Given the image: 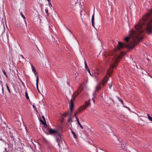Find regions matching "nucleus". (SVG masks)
Instances as JSON below:
<instances>
[{"label": "nucleus", "mask_w": 152, "mask_h": 152, "mask_svg": "<svg viewBox=\"0 0 152 152\" xmlns=\"http://www.w3.org/2000/svg\"><path fill=\"white\" fill-rule=\"evenodd\" d=\"M145 29L148 34L152 32V9L143 17L142 19L135 26V28L130 33L129 36L133 41H131L128 37H126L124 39L126 43L123 44L121 42H118V50H120L125 47L130 49L134 48L135 44L139 43L142 39V34Z\"/></svg>", "instance_id": "1"}, {"label": "nucleus", "mask_w": 152, "mask_h": 152, "mask_svg": "<svg viewBox=\"0 0 152 152\" xmlns=\"http://www.w3.org/2000/svg\"><path fill=\"white\" fill-rule=\"evenodd\" d=\"M116 50L114 51L113 53H111L110 55L111 56H107L106 57V60L107 61H108L110 63V66L113 68L114 67V64H117L119 61L122 58V55L117 54L116 53Z\"/></svg>", "instance_id": "2"}, {"label": "nucleus", "mask_w": 152, "mask_h": 152, "mask_svg": "<svg viewBox=\"0 0 152 152\" xmlns=\"http://www.w3.org/2000/svg\"><path fill=\"white\" fill-rule=\"evenodd\" d=\"M83 86L80 85L79 88V89L77 90V92H75L72 95V98L71 99L70 102L69 104L70 113L69 114V118L68 120V121L69 123H71L72 122L71 116L73 108L74 107V102L75 101V98L81 92V91L83 89Z\"/></svg>", "instance_id": "3"}, {"label": "nucleus", "mask_w": 152, "mask_h": 152, "mask_svg": "<svg viewBox=\"0 0 152 152\" xmlns=\"http://www.w3.org/2000/svg\"><path fill=\"white\" fill-rule=\"evenodd\" d=\"M47 130L50 134H57L59 136V138H57L56 140L59 147H61V144H63V142H64V141L61 137V134L58 130L57 129H53L50 128H48Z\"/></svg>", "instance_id": "4"}, {"label": "nucleus", "mask_w": 152, "mask_h": 152, "mask_svg": "<svg viewBox=\"0 0 152 152\" xmlns=\"http://www.w3.org/2000/svg\"><path fill=\"white\" fill-rule=\"evenodd\" d=\"M113 72V71L111 69H108V70L107 72V75H106L104 77V79L102 81V84L103 85H104V84L106 83L108 80H109V77H108V76L107 75H110V74L111 73H112Z\"/></svg>", "instance_id": "5"}, {"label": "nucleus", "mask_w": 152, "mask_h": 152, "mask_svg": "<svg viewBox=\"0 0 152 152\" xmlns=\"http://www.w3.org/2000/svg\"><path fill=\"white\" fill-rule=\"evenodd\" d=\"M90 99H89L88 101H87L85 102L86 105L83 106L80 108L79 109L80 112H81L85 109L87 107L89 106L90 104Z\"/></svg>", "instance_id": "6"}, {"label": "nucleus", "mask_w": 152, "mask_h": 152, "mask_svg": "<svg viewBox=\"0 0 152 152\" xmlns=\"http://www.w3.org/2000/svg\"><path fill=\"white\" fill-rule=\"evenodd\" d=\"M81 0H77V2L75 4V5L76 6H79L80 8V10L82 11V5L81 4Z\"/></svg>", "instance_id": "7"}, {"label": "nucleus", "mask_w": 152, "mask_h": 152, "mask_svg": "<svg viewBox=\"0 0 152 152\" xmlns=\"http://www.w3.org/2000/svg\"><path fill=\"white\" fill-rule=\"evenodd\" d=\"M99 73V72L97 69L95 70L93 73V77H96L98 75Z\"/></svg>", "instance_id": "8"}, {"label": "nucleus", "mask_w": 152, "mask_h": 152, "mask_svg": "<svg viewBox=\"0 0 152 152\" xmlns=\"http://www.w3.org/2000/svg\"><path fill=\"white\" fill-rule=\"evenodd\" d=\"M96 91L94 92L93 93V95L94 96V97L95 96V92H96L98 90L100 89L101 88V86L100 84H98L96 87Z\"/></svg>", "instance_id": "9"}, {"label": "nucleus", "mask_w": 152, "mask_h": 152, "mask_svg": "<svg viewBox=\"0 0 152 152\" xmlns=\"http://www.w3.org/2000/svg\"><path fill=\"white\" fill-rule=\"evenodd\" d=\"M31 66L32 68V71L34 73L35 76H36L37 77V76L38 75H37V72L36 71V70L33 65H31Z\"/></svg>", "instance_id": "10"}, {"label": "nucleus", "mask_w": 152, "mask_h": 152, "mask_svg": "<svg viewBox=\"0 0 152 152\" xmlns=\"http://www.w3.org/2000/svg\"><path fill=\"white\" fill-rule=\"evenodd\" d=\"M38 80H39L38 76H37V79L36 80V87H37V90L38 91V92H39L40 91H39V90L38 88Z\"/></svg>", "instance_id": "11"}, {"label": "nucleus", "mask_w": 152, "mask_h": 152, "mask_svg": "<svg viewBox=\"0 0 152 152\" xmlns=\"http://www.w3.org/2000/svg\"><path fill=\"white\" fill-rule=\"evenodd\" d=\"M94 13L92 17L91 21L92 25L93 26V27L95 28L94 26Z\"/></svg>", "instance_id": "12"}, {"label": "nucleus", "mask_w": 152, "mask_h": 152, "mask_svg": "<svg viewBox=\"0 0 152 152\" xmlns=\"http://www.w3.org/2000/svg\"><path fill=\"white\" fill-rule=\"evenodd\" d=\"M85 68L86 70L88 71L89 73H90V71L88 67V66L87 64L86 61L85 62Z\"/></svg>", "instance_id": "13"}, {"label": "nucleus", "mask_w": 152, "mask_h": 152, "mask_svg": "<svg viewBox=\"0 0 152 152\" xmlns=\"http://www.w3.org/2000/svg\"><path fill=\"white\" fill-rule=\"evenodd\" d=\"M71 132L73 135V137L75 139L77 138V136L75 133L72 130L71 131Z\"/></svg>", "instance_id": "14"}, {"label": "nucleus", "mask_w": 152, "mask_h": 152, "mask_svg": "<svg viewBox=\"0 0 152 152\" xmlns=\"http://www.w3.org/2000/svg\"><path fill=\"white\" fill-rule=\"evenodd\" d=\"M67 125H68V128L69 129L72 131V130L71 129H72V124H71V123L70 124L69 123H68V124Z\"/></svg>", "instance_id": "15"}, {"label": "nucleus", "mask_w": 152, "mask_h": 152, "mask_svg": "<svg viewBox=\"0 0 152 152\" xmlns=\"http://www.w3.org/2000/svg\"><path fill=\"white\" fill-rule=\"evenodd\" d=\"M118 99L119 100V101L120 102H121L123 104H123V101L121 99H120V98H118ZM124 105V107H126V108H129L128 107H127L124 106V105Z\"/></svg>", "instance_id": "16"}, {"label": "nucleus", "mask_w": 152, "mask_h": 152, "mask_svg": "<svg viewBox=\"0 0 152 152\" xmlns=\"http://www.w3.org/2000/svg\"><path fill=\"white\" fill-rule=\"evenodd\" d=\"M148 118L151 121H152V117L150 116L148 114H147Z\"/></svg>", "instance_id": "17"}, {"label": "nucleus", "mask_w": 152, "mask_h": 152, "mask_svg": "<svg viewBox=\"0 0 152 152\" xmlns=\"http://www.w3.org/2000/svg\"><path fill=\"white\" fill-rule=\"evenodd\" d=\"M25 96H26V98L27 99H29V97L28 96V93L26 91L25 92Z\"/></svg>", "instance_id": "18"}, {"label": "nucleus", "mask_w": 152, "mask_h": 152, "mask_svg": "<svg viewBox=\"0 0 152 152\" xmlns=\"http://www.w3.org/2000/svg\"><path fill=\"white\" fill-rule=\"evenodd\" d=\"M2 72L3 73V74H4V75L5 76H6V77H7V75L4 70L3 69L2 70Z\"/></svg>", "instance_id": "19"}, {"label": "nucleus", "mask_w": 152, "mask_h": 152, "mask_svg": "<svg viewBox=\"0 0 152 152\" xmlns=\"http://www.w3.org/2000/svg\"><path fill=\"white\" fill-rule=\"evenodd\" d=\"M20 14L21 15V16H22V17L24 19H25V17L24 16V15H23L22 13V12H21L20 13Z\"/></svg>", "instance_id": "20"}, {"label": "nucleus", "mask_w": 152, "mask_h": 152, "mask_svg": "<svg viewBox=\"0 0 152 152\" xmlns=\"http://www.w3.org/2000/svg\"><path fill=\"white\" fill-rule=\"evenodd\" d=\"M6 86H7V88L8 91H9V92L10 93V89L8 87V85L7 84H6Z\"/></svg>", "instance_id": "21"}, {"label": "nucleus", "mask_w": 152, "mask_h": 152, "mask_svg": "<svg viewBox=\"0 0 152 152\" xmlns=\"http://www.w3.org/2000/svg\"><path fill=\"white\" fill-rule=\"evenodd\" d=\"M112 86V82H111V83H109V86L110 88Z\"/></svg>", "instance_id": "22"}, {"label": "nucleus", "mask_w": 152, "mask_h": 152, "mask_svg": "<svg viewBox=\"0 0 152 152\" xmlns=\"http://www.w3.org/2000/svg\"><path fill=\"white\" fill-rule=\"evenodd\" d=\"M15 26L18 28H20V24L19 23H17L15 25Z\"/></svg>", "instance_id": "23"}, {"label": "nucleus", "mask_w": 152, "mask_h": 152, "mask_svg": "<svg viewBox=\"0 0 152 152\" xmlns=\"http://www.w3.org/2000/svg\"><path fill=\"white\" fill-rule=\"evenodd\" d=\"M45 12L46 13H47L48 14V10L47 8H46L45 9Z\"/></svg>", "instance_id": "24"}, {"label": "nucleus", "mask_w": 152, "mask_h": 152, "mask_svg": "<svg viewBox=\"0 0 152 152\" xmlns=\"http://www.w3.org/2000/svg\"><path fill=\"white\" fill-rule=\"evenodd\" d=\"M1 86H2V93H3V92H4V88H3V85L1 84Z\"/></svg>", "instance_id": "25"}, {"label": "nucleus", "mask_w": 152, "mask_h": 152, "mask_svg": "<svg viewBox=\"0 0 152 152\" xmlns=\"http://www.w3.org/2000/svg\"><path fill=\"white\" fill-rule=\"evenodd\" d=\"M77 112H76L75 113V114H74V116L76 118V117H77Z\"/></svg>", "instance_id": "26"}, {"label": "nucleus", "mask_w": 152, "mask_h": 152, "mask_svg": "<svg viewBox=\"0 0 152 152\" xmlns=\"http://www.w3.org/2000/svg\"><path fill=\"white\" fill-rule=\"evenodd\" d=\"M67 113H65L63 115V116L65 117H66L67 116Z\"/></svg>", "instance_id": "27"}, {"label": "nucleus", "mask_w": 152, "mask_h": 152, "mask_svg": "<svg viewBox=\"0 0 152 152\" xmlns=\"http://www.w3.org/2000/svg\"><path fill=\"white\" fill-rule=\"evenodd\" d=\"M78 124L79 125V126H80L82 128H83V127L81 125V124H80V122H78Z\"/></svg>", "instance_id": "28"}, {"label": "nucleus", "mask_w": 152, "mask_h": 152, "mask_svg": "<svg viewBox=\"0 0 152 152\" xmlns=\"http://www.w3.org/2000/svg\"><path fill=\"white\" fill-rule=\"evenodd\" d=\"M76 119L78 123V122H80L79 119L77 118V117H76Z\"/></svg>", "instance_id": "29"}, {"label": "nucleus", "mask_w": 152, "mask_h": 152, "mask_svg": "<svg viewBox=\"0 0 152 152\" xmlns=\"http://www.w3.org/2000/svg\"><path fill=\"white\" fill-rule=\"evenodd\" d=\"M6 35H7V38L8 39V33L7 32H6Z\"/></svg>", "instance_id": "30"}, {"label": "nucleus", "mask_w": 152, "mask_h": 152, "mask_svg": "<svg viewBox=\"0 0 152 152\" xmlns=\"http://www.w3.org/2000/svg\"><path fill=\"white\" fill-rule=\"evenodd\" d=\"M90 75L91 76H92L93 77V73H92V74H91V72H90V73H89Z\"/></svg>", "instance_id": "31"}, {"label": "nucleus", "mask_w": 152, "mask_h": 152, "mask_svg": "<svg viewBox=\"0 0 152 152\" xmlns=\"http://www.w3.org/2000/svg\"><path fill=\"white\" fill-rule=\"evenodd\" d=\"M42 118H43V119L44 120V121H45V118L44 117V116H42Z\"/></svg>", "instance_id": "32"}, {"label": "nucleus", "mask_w": 152, "mask_h": 152, "mask_svg": "<svg viewBox=\"0 0 152 152\" xmlns=\"http://www.w3.org/2000/svg\"><path fill=\"white\" fill-rule=\"evenodd\" d=\"M68 30L72 34V32L69 29H68Z\"/></svg>", "instance_id": "33"}, {"label": "nucleus", "mask_w": 152, "mask_h": 152, "mask_svg": "<svg viewBox=\"0 0 152 152\" xmlns=\"http://www.w3.org/2000/svg\"><path fill=\"white\" fill-rule=\"evenodd\" d=\"M63 120L61 121V122H63V121H64V118H63Z\"/></svg>", "instance_id": "34"}, {"label": "nucleus", "mask_w": 152, "mask_h": 152, "mask_svg": "<svg viewBox=\"0 0 152 152\" xmlns=\"http://www.w3.org/2000/svg\"><path fill=\"white\" fill-rule=\"evenodd\" d=\"M92 100H93L94 102V100L93 98H92Z\"/></svg>", "instance_id": "35"}, {"label": "nucleus", "mask_w": 152, "mask_h": 152, "mask_svg": "<svg viewBox=\"0 0 152 152\" xmlns=\"http://www.w3.org/2000/svg\"><path fill=\"white\" fill-rule=\"evenodd\" d=\"M21 56H22V58H24V57H23V56L21 55Z\"/></svg>", "instance_id": "36"}, {"label": "nucleus", "mask_w": 152, "mask_h": 152, "mask_svg": "<svg viewBox=\"0 0 152 152\" xmlns=\"http://www.w3.org/2000/svg\"><path fill=\"white\" fill-rule=\"evenodd\" d=\"M49 2L50 0H47Z\"/></svg>", "instance_id": "37"}, {"label": "nucleus", "mask_w": 152, "mask_h": 152, "mask_svg": "<svg viewBox=\"0 0 152 152\" xmlns=\"http://www.w3.org/2000/svg\"><path fill=\"white\" fill-rule=\"evenodd\" d=\"M33 107L34 108V107H35V106H34V105H33Z\"/></svg>", "instance_id": "38"}, {"label": "nucleus", "mask_w": 152, "mask_h": 152, "mask_svg": "<svg viewBox=\"0 0 152 152\" xmlns=\"http://www.w3.org/2000/svg\"><path fill=\"white\" fill-rule=\"evenodd\" d=\"M3 26L4 27V24H3Z\"/></svg>", "instance_id": "39"}, {"label": "nucleus", "mask_w": 152, "mask_h": 152, "mask_svg": "<svg viewBox=\"0 0 152 152\" xmlns=\"http://www.w3.org/2000/svg\"><path fill=\"white\" fill-rule=\"evenodd\" d=\"M42 124H44V123H43V122H42Z\"/></svg>", "instance_id": "40"}, {"label": "nucleus", "mask_w": 152, "mask_h": 152, "mask_svg": "<svg viewBox=\"0 0 152 152\" xmlns=\"http://www.w3.org/2000/svg\"><path fill=\"white\" fill-rule=\"evenodd\" d=\"M122 148L123 149H124V148H123V147L122 146Z\"/></svg>", "instance_id": "41"}]
</instances>
